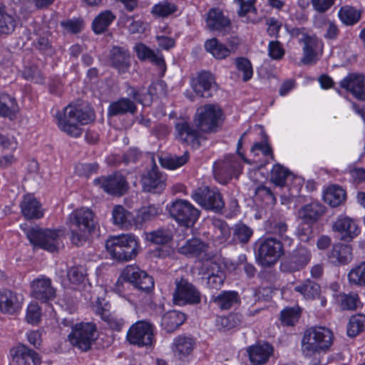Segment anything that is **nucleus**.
<instances>
[{"label": "nucleus", "instance_id": "obj_45", "mask_svg": "<svg viewBox=\"0 0 365 365\" xmlns=\"http://www.w3.org/2000/svg\"><path fill=\"white\" fill-rule=\"evenodd\" d=\"M346 197V192L342 187L332 185L326 190L324 200L325 202L334 207L341 205L345 201Z\"/></svg>", "mask_w": 365, "mask_h": 365}, {"label": "nucleus", "instance_id": "obj_25", "mask_svg": "<svg viewBox=\"0 0 365 365\" xmlns=\"http://www.w3.org/2000/svg\"><path fill=\"white\" fill-rule=\"evenodd\" d=\"M215 84V78L210 72H202L198 76L192 79L191 86L195 93L202 98H210L212 96L211 89Z\"/></svg>", "mask_w": 365, "mask_h": 365}, {"label": "nucleus", "instance_id": "obj_19", "mask_svg": "<svg viewBox=\"0 0 365 365\" xmlns=\"http://www.w3.org/2000/svg\"><path fill=\"white\" fill-rule=\"evenodd\" d=\"M31 287L32 297L41 302L48 303L56 297V290L48 277L41 276L34 279Z\"/></svg>", "mask_w": 365, "mask_h": 365}, {"label": "nucleus", "instance_id": "obj_9", "mask_svg": "<svg viewBox=\"0 0 365 365\" xmlns=\"http://www.w3.org/2000/svg\"><path fill=\"white\" fill-rule=\"evenodd\" d=\"M68 337L74 346L86 351L97 338L96 326L91 322L76 324L73 327Z\"/></svg>", "mask_w": 365, "mask_h": 365}, {"label": "nucleus", "instance_id": "obj_18", "mask_svg": "<svg viewBox=\"0 0 365 365\" xmlns=\"http://www.w3.org/2000/svg\"><path fill=\"white\" fill-rule=\"evenodd\" d=\"M93 182L95 185H99L106 192L114 195H123L128 188L124 176L118 173L107 177L96 178Z\"/></svg>", "mask_w": 365, "mask_h": 365}, {"label": "nucleus", "instance_id": "obj_64", "mask_svg": "<svg viewBox=\"0 0 365 365\" xmlns=\"http://www.w3.org/2000/svg\"><path fill=\"white\" fill-rule=\"evenodd\" d=\"M214 232L221 240H225L230 235V229L227 224L222 220H214L212 221Z\"/></svg>", "mask_w": 365, "mask_h": 365}, {"label": "nucleus", "instance_id": "obj_6", "mask_svg": "<svg viewBox=\"0 0 365 365\" xmlns=\"http://www.w3.org/2000/svg\"><path fill=\"white\" fill-rule=\"evenodd\" d=\"M21 227L34 246L51 252L58 250L60 245V230L43 229L38 226L26 228L21 225Z\"/></svg>", "mask_w": 365, "mask_h": 365}, {"label": "nucleus", "instance_id": "obj_49", "mask_svg": "<svg viewBox=\"0 0 365 365\" xmlns=\"http://www.w3.org/2000/svg\"><path fill=\"white\" fill-rule=\"evenodd\" d=\"M338 15L341 22L346 26H353L361 19V12L350 6H342Z\"/></svg>", "mask_w": 365, "mask_h": 365}, {"label": "nucleus", "instance_id": "obj_21", "mask_svg": "<svg viewBox=\"0 0 365 365\" xmlns=\"http://www.w3.org/2000/svg\"><path fill=\"white\" fill-rule=\"evenodd\" d=\"M14 363L17 365H40L41 359L34 350L24 344H19L10 350Z\"/></svg>", "mask_w": 365, "mask_h": 365}, {"label": "nucleus", "instance_id": "obj_31", "mask_svg": "<svg viewBox=\"0 0 365 365\" xmlns=\"http://www.w3.org/2000/svg\"><path fill=\"white\" fill-rule=\"evenodd\" d=\"M239 5L238 16L243 19L246 24H257L259 19L257 16V9L255 7L256 0H235Z\"/></svg>", "mask_w": 365, "mask_h": 365}, {"label": "nucleus", "instance_id": "obj_48", "mask_svg": "<svg viewBox=\"0 0 365 365\" xmlns=\"http://www.w3.org/2000/svg\"><path fill=\"white\" fill-rule=\"evenodd\" d=\"M336 301L343 310H356L360 303L356 293H339L336 295Z\"/></svg>", "mask_w": 365, "mask_h": 365}, {"label": "nucleus", "instance_id": "obj_55", "mask_svg": "<svg viewBox=\"0 0 365 365\" xmlns=\"http://www.w3.org/2000/svg\"><path fill=\"white\" fill-rule=\"evenodd\" d=\"M189 159V153L186 151L180 156L174 155L160 159V165L165 168L174 170L185 165Z\"/></svg>", "mask_w": 365, "mask_h": 365}, {"label": "nucleus", "instance_id": "obj_43", "mask_svg": "<svg viewBox=\"0 0 365 365\" xmlns=\"http://www.w3.org/2000/svg\"><path fill=\"white\" fill-rule=\"evenodd\" d=\"M112 215L113 223L122 228L128 229L133 225L134 220L133 214L121 205L114 207Z\"/></svg>", "mask_w": 365, "mask_h": 365}, {"label": "nucleus", "instance_id": "obj_42", "mask_svg": "<svg viewBox=\"0 0 365 365\" xmlns=\"http://www.w3.org/2000/svg\"><path fill=\"white\" fill-rule=\"evenodd\" d=\"M194 346L193 339L185 336H179L175 339L173 349L175 354L182 359L192 352Z\"/></svg>", "mask_w": 365, "mask_h": 365}, {"label": "nucleus", "instance_id": "obj_1", "mask_svg": "<svg viewBox=\"0 0 365 365\" xmlns=\"http://www.w3.org/2000/svg\"><path fill=\"white\" fill-rule=\"evenodd\" d=\"M95 215L88 208L81 207L73 210L68 216L71 242L82 246L88 239L89 235L96 229Z\"/></svg>", "mask_w": 365, "mask_h": 365}, {"label": "nucleus", "instance_id": "obj_33", "mask_svg": "<svg viewBox=\"0 0 365 365\" xmlns=\"http://www.w3.org/2000/svg\"><path fill=\"white\" fill-rule=\"evenodd\" d=\"M324 213V207L316 202L305 205L298 211L299 217L307 224L315 222Z\"/></svg>", "mask_w": 365, "mask_h": 365}, {"label": "nucleus", "instance_id": "obj_17", "mask_svg": "<svg viewBox=\"0 0 365 365\" xmlns=\"http://www.w3.org/2000/svg\"><path fill=\"white\" fill-rule=\"evenodd\" d=\"M166 180V175L160 172L158 166L154 164L151 169L142 175L140 182L144 191L160 193L165 188Z\"/></svg>", "mask_w": 365, "mask_h": 365}, {"label": "nucleus", "instance_id": "obj_40", "mask_svg": "<svg viewBox=\"0 0 365 365\" xmlns=\"http://www.w3.org/2000/svg\"><path fill=\"white\" fill-rule=\"evenodd\" d=\"M164 87L165 85L162 81L154 83L149 86L148 91L145 93H140L134 91L133 97L135 101L143 106H149L153 101V97L158 94V90H160L162 93H164Z\"/></svg>", "mask_w": 365, "mask_h": 365}, {"label": "nucleus", "instance_id": "obj_36", "mask_svg": "<svg viewBox=\"0 0 365 365\" xmlns=\"http://www.w3.org/2000/svg\"><path fill=\"white\" fill-rule=\"evenodd\" d=\"M209 248L208 244L197 237L187 240L178 248V252L187 257H197L206 252Z\"/></svg>", "mask_w": 365, "mask_h": 365}, {"label": "nucleus", "instance_id": "obj_56", "mask_svg": "<svg viewBox=\"0 0 365 365\" xmlns=\"http://www.w3.org/2000/svg\"><path fill=\"white\" fill-rule=\"evenodd\" d=\"M16 23L14 16L1 9L0 11V34L8 35L11 34L16 26Z\"/></svg>", "mask_w": 365, "mask_h": 365}, {"label": "nucleus", "instance_id": "obj_59", "mask_svg": "<svg viewBox=\"0 0 365 365\" xmlns=\"http://www.w3.org/2000/svg\"><path fill=\"white\" fill-rule=\"evenodd\" d=\"M178 7L175 4L164 1L154 5L151 13L159 17H167L169 15L176 12Z\"/></svg>", "mask_w": 365, "mask_h": 365}, {"label": "nucleus", "instance_id": "obj_60", "mask_svg": "<svg viewBox=\"0 0 365 365\" xmlns=\"http://www.w3.org/2000/svg\"><path fill=\"white\" fill-rule=\"evenodd\" d=\"M67 277L72 284H82L86 279V270L83 266L71 267L67 271Z\"/></svg>", "mask_w": 365, "mask_h": 365}, {"label": "nucleus", "instance_id": "obj_38", "mask_svg": "<svg viewBox=\"0 0 365 365\" xmlns=\"http://www.w3.org/2000/svg\"><path fill=\"white\" fill-rule=\"evenodd\" d=\"M185 321V315L184 313L172 310L166 312L162 317L161 327L168 333L175 331Z\"/></svg>", "mask_w": 365, "mask_h": 365}, {"label": "nucleus", "instance_id": "obj_61", "mask_svg": "<svg viewBox=\"0 0 365 365\" xmlns=\"http://www.w3.org/2000/svg\"><path fill=\"white\" fill-rule=\"evenodd\" d=\"M235 63L238 71L243 73L242 80L245 82L250 80L253 75V70L251 62L246 58L240 57L236 58Z\"/></svg>", "mask_w": 365, "mask_h": 365}, {"label": "nucleus", "instance_id": "obj_52", "mask_svg": "<svg viewBox=\"0 0 365 365\" xmlns=\"http://www.w3.org/2000/svg\"><path fill=\"white\" fill-rule=\"evenodd\" d=\"M252 235V229L245 224L238 223L232 227L233 240L240 244H247Z\"/></svg>", "mask_w": 365, "mask_h": 365}, {"label": "nucleus", "instance_id": "obj_50", "mask_svg": "<svg viewBox=\"0 0 365 365\" xmlns=\"http://www.w3.org/2000/svg\"><path fill=\"white\" fill-rule=\"evenodd\" d=\"M18 106L14 98L8 95L0 96V115L12 118L17 112Z\"/></svg>", "mask_w": 365, "mask_h": 365}, {"label": "nucleus", "instance_id": "obj_34", "mask_svg": "<svg viewBox=\"0 0 365 365\" xmlns=\"http://www.w3.org/2000/svg\"><path fill=\"white\" fill-rule=\"evenodd\" d=\"M137 107L134 101L127 98H121L112 102L108 108V116H117L127 113L134 114Z\"/></svg>", "mask_w": 365, "mask_h": 365}, {"label": "nucleus", "instance_id": "obj_35", "mask_svg": "<svg viewBox=\"0 0 365 365\" xmlns=\"http://www.w3.org/2000/svg\"><path fill=\"white\" fill-rule=\"evenodd\" d=\"M206 269L208 274L207 277V287L210 289H220L225 279V273L220 265L214 262H207Z\"/></svg>", "mask_w": 365, "mask_h": 365}, {"label": "nucleus", "instance_id": "obj_8", "mask_svg": "<svg viewBox=\"0 0 365 365\" xmlns=\"http://www.w3.org/2000/svg\"><path fill=\"white\" fill-rule=\"evenodd\" d=\"M167 207L170 217L187 228L193 227L200 215V211L186 200H175Z\"/></svg>", "mask_w": 365, "mask_h": 365}, {"label": "nucleus", "instance_id": "obj_20", "mask_svg": "<svg viewBox=\"0 0 365 365\" xmlns=\"http://www.w3.org/2000/svg\"><path fill=\"white\" fill-rule=\"evenodd\" d=\"M264 228L267 233L277 236L285 245L291 247L293 245L294 239L284 219L271 217L265 222Z\"/></svg>", "mask_w": 365, "mask_h": 365}, {"label": "nucleus", "instance_id": "obj_29", "mask_svg": "<svg viewBox=\"0 0 365 365\" xmlns=\"http://www.w3.org/2000/svg\"><path fill=\"white\" fill-rule=\"evenodd\" d=\"M328 257L334 265L346 264L352 259V248L349 245L336 244L332 247Z\"/></svg>", "mask_w": 365, "mask_h": 365}, {"label": "nucleus", "instance_id": "obj_57", "mask_svg": "<svg viewBox=\"0 0 365 365\" xmlns=\"http://www.w3.org/2000/svg\"><path fill=\"white\" fill-rule=\"evenodd\" d=\"M290 175L289 170L279 164L274 165L271 170V181L277 186L283 187L287 178Z\"/></svg>", "mask_w": 365, "mask_h": 365}, {"label": "nucleus", "instance_id": "obj_28", "mask_svg": "<svg viewBox=\"0 0 365 365\" xmlns=\"http://www.w3.org/2000/svg\"><path fill=\"white\" fill-rule=\"evenodd\" d=\"M20 207L23 215L26 219H39L43 215L41 204L31 195L24 196Z\"/></svg>", "mask_w": 365, "mask_h": 365}, {"label": "nucleus", "instance_id": "obj_27", "mask_svg": "<svg viewBox=\"0 0 365 365\" xmlns=\"http://www.w3.org/2000/svg\"><path fill=\"white\" fill-rule=\"evenodd\" d=\"M207 26L211 31H225L230 26V21L219 9H211L206 17Z\"/></svg>", "mask_w": 365, "mask_h": 365}, {"label": "nucleus", "instance_id": "obj_13", "mask_svg": "<svg viewBox=\"0 0 365 365\" xmlns=\"http://www.w3.org/2000/svg\"><path fill=\"white\" fill-rule=\"evenodd\" d=\"M191 197L202 208L213 210L216 212H220L225 206L222 196L218 190L210 189L207 186L194 190L191 194Z\"/></svg>", "mask_w": 365, "mask_h": 365}, {"label": "nucleus", "instance_id": "obj_16", "mask_svg": "<svg viewBox=\"0 0 365 365\" xmlns=\"http://www.w3.org/2000/svg\"><path fill=\"white\" fill-rule=\"evenodd\" d=\"M299 43L302 45L303 56L301 62L304 65L314 64L320 58L323 52V43L316 35L300 38Z\"/></svg>", "mask_w": 365, "mask_h": 365}, {"label": "nucleus", "instance_id": "obj_58", "mask_svg": "<svg viewBox=\"0 0 365 365\" xmlns=\"http://www.w3.org/2000/svg\"><path fill=\"white\" fill-rule=\"evenodd\" d=\"M348 278L351 284L365 286V261L352 268L348 274Z\"/></svg>", "mask_w": 365, "mask_h": 365}, {"label": "nucleus", "instance_id": "obj_14", "mask_svg": "<svg viewBox=\"0 0 365 365\" xmlns=\"http://www.w3.org/2000/svg\"><path fill=\"white\" fill-rule=\"evenodd\" d=\"M127 341L133 345L150 346L153 340V328L151 324L145 321H138L128 330Z\"/></svg>", "mask_w": 365, "mask_h": 365}, {"label": "nucleus", "instance_id": "obj_44", "mask_svg": "<svg viewBox=\"0 0 365 365\" xmlns=\"http://www.w3.org/2000/svg\"><path fill=\"white\" fill-rule=\"evenodd\" d=\"M205 49L215 58L222 60L230 56L226 45L220 42L217 38H212L205 42Z\"/></svg>", "mask_w": 365, "mask_h": 365}, {"label": "nucleus", "instance_id": "obj_37", "mask_svg": "<svg viewBox=\"0 0 365 365\" xmlns=\"http://www.w3.org/2000/svg\"><path fill=\"white\" fill-rule=\"evenodd\" d=\"M110 61L119 72L124 73L130 66V54L128 50L115 46L110 51Z\"/></svg>", "mask_w": 365, "mask_h": 365}, {"label": "nucleus", "instance_id": "obj_41", "mask_svg": "<svg viewBox=\"0 0 365 365\" xmlns=\"http://www.w3.org/2000/svg\"><path fill=\"white\" fill-rule=\"evenodd\" d=\"M135 51L137 56L140 60H149L153 63L158 66L165 70V61L161 55L156 54L153 51L150 49L143 43H138L135 46Z\"/></svg>", "mask_w": 365, "mask_h": 365}, {"label": "nucleus", "instance_id": "obj_15", "mask_svg": "<svg viewBox=\"0 0 365 365\" xmlns=\"http://www.w3.org/2000/svg\"><path fill=\"white\" fill-rule=\"evenodd\" d=\"M311 258V251L305 246L298 245L282 263L281 269L286 272L299 271L309 264Z\"/></svg>", "mask_w": 365, "mask_h": 365}, {"label": "nucleus", "instance_id": "obj_46", "mask_svg": "<svg viewBox=\"0 0 365 365\" xmlns=\"http://www.w3.org/2000/svg\"><path fill=\"white\" fill-rule=\"evenodd\" d=\"M294 291L300 293L306 299H314L319 297L321 287L319 284L311 279H306L294 287Z\"/></svg>", "mask_w": 365, "mask_h": 365}, {"label": "nucleus", "instance_id": "obj_22", "mask_svg": "<svg viewBox=\"0 0 365 365\" xmlns=\"http://www.w3.org/2000/svg\"><path fill=\"white\" fill-rule=\"evenodd\" d=\"M24 298L10 289H0V311L4 314H14L18 312L23 303Z\"/></svg>", "mask_w": 365, "mask_h": 365}, {"label": "nucleus", "instance_id": "obj_54", "mask_svg": "<svg viewBox=\"0 0 365 365\" xmlns=\"http://www.w3.org/2000/svg\"><path fill=\"white\" fill-rule=\"evenodd\" d=\"M364 330H365V315L356 314L352 316L347 324V335L350 337H354Z\"/></svg>", "mask_w": 365, "mask_h": 365}, {"label": "nucleus", "instance_id": "obj_32", "mask_svg": "<svg viewBox=\"0 0 365 365\" xmlns=\"http://www.w3.org/2000/svg\"><path fill=\"white\" fill-rule=\"evenodd\" d=\"M314 25L322 33V36L326 39L334 40L339 34V29L336 24L324 16H316Z\"/></svg>", "mask_w": 365, "mask_h": 365}, {"label": "nucleus", "instance_id": "obj_12", "mask_svg": "<svg viewBox=\"0 0 365 365\" xmlns=\"http://www.w3.org/2000/svg\"><path fill=\"white\" fill-rule=\"evenodd\" d=\"M120 280L129 282L135 289L146 294L150 293L154 288L153 277L138 267L127 266L122 271L118 283Z\"/></svg>", "mask_w": 365, "mask_h": 365}, {"label": "nucleus", "instance_id": "obj_62", "mask_svg": "<svg viewBox=\"0 0 365 365\" xmlns=\"http://www.w3.org/2000/svg\"><path fill=\"white\" fill-rule=\"evenodd\" d=\"M22 76L26 80L36 83L43 82V76L41 71L36 66H26L22 71Z\"/></svg>", "mask_w": 365, "mask_h": 365}, {"label": "nucleus", "instance_id": "obj_23", "mask_svg": "<svg viewBox=\"0 0 365 365\" xmlns=\"http://www.w3.org/2000/svg\"><path fill=\"white\" fill-rule=\"evenodd\" d=\"M340 86L349 91L356 98L365 100V77L364 76L349 74L341 80Z\"/></svg>", "mask_w": 365, "mask_h": 365}, {"label": "nucleus", "instance_id": "obj_2", "mask_svg": "<svg viewBox=\"0 0 365 365\" xmlns=\"http://www.w3.org/2000/svg\"><path fill=\"white\" fill-rule=\"evenodd\" d=\"M58 126L59 129L68 135L78 138L82 133L81 125H86L94 120V113L91 110H83L82 108L69 104L63 113H57Z\"/></svg>", "mask_w": 365, "mask_h": 365}, {"label": "nucleus", "instance_id": "obj_11", "mask_svg": "<svg viewBox=\"0 0 365 365\" xmlns=\"http://www.w3.org/2000/svg\"><path fill=\"white\" fill-rule=\"evenodd\" d=\"M173 302L175 304H198L201 302V293L197 287L184 277L176 278Z\"/></svg>", "mask_w": 365, "mask_h": 365}, {"label": "nucleus", "instance_id": "obj_24", "mask_svg": "<svg viewBox=\"0 0 365 365\" xmlns=\"http://www.w3.org/2000/svg\"><path fill=\"white\" fill-rule=\"evenodd\" d=\"M178 138L183 143L192 146H199V131L188 121L181 119L175 125Z\"/></svg>", "mask_w": 365, "mask_h": 365}, {"label": "nucleus", "instance_id": "obj_4", "mask_svg": "<svg viewBox=\"0 0 365 365\" xmlns=\"http://www.w3.org/2000/svg\"><path fill=\"white\" fill-rule=\"evenodd\" d=\"M138 243L135 236L123 235L107 240L106 248L111 258L118 261H128L137 255Z\"/></svg>", "mask_w": 365, "mask_h": 365}, {"label": "nucleus", "instance_id": "obj_5", "mask_svg": "<svg viewBox=\"0 0 365 365\" xmlns=\"http://www.w3.org/2000/svg\"><path fill=\"white\" fill-rule=\"evenodd\" d=\"M284 244L274 237L260 238L257 243L256 259L264 267H271L284 255Z\"/></svg>", "mask_w": 365, "mask_h": 365}, {"label": "nucleus", "instance_id": "obj_63", "mask_svg": "<svg viewBox=\"0 0 365 365\" xmlns=\"http://www.w3.org/2000/svg\"><path fill=\"white\" fill-rule=\"evenodd\" d=\"M101 318L114 331H120L125 326L123 319L117 316L103 312L101 313Z\"/></svg>", "mask_w": 365, "mask_h": 365}, {"label": "nucleus", "instance_id": "obj_39", "mask_svg": "<svg viewBox=\"0 0 365 365\" xmlns=\"http://www.w3.org/2000/svg\"><path fill=\"white\" fill-rule=\"evenodd\" d=\"M221 310H227L240 302L239 294L235 291H222L216 296L211 298Z\"/></svg>", "mask_w": 365, "mask_h": 365}, {"label": "nucleus", "instance_id": "obj_10", "mask_svg": "<svg viewBox=\"0 0 365 365\" xmlns=\"http://www.w3.org/2000/svg\"><path fill=\"white\" fill-rule=\"evenodd\" d=\"M215 178L222 184H227L233 177L237 178L241 173V159L233 155H227L223 160L214 163Z\"/></svg>", "mask_w": 365, "mask_h": 365}, {"label": "nucleus", "instance_id": "obj_51", "mask_svg": "<svg viewBox=\"0 0 365 365\" xmlns=\"http://www.w3.org/2000/svg\"><path fill=\"white\" fill-rule=\"evenodd\" d=\"M161 212V209L155 205L141 207L136 215L137 223L143 225L155 219Z\"/></svg>", "mask_w": 365, "mask_h": 365}, {"label": "nucleus", "instance_id": "obj_3", "mask_svg": "<svg viewBox=\"0 0 365 365\" xmlns=\"http://www.w3.org/2000/svg\"><path fill=\"white\" fill-rule=\"evenodd\" d=\"M334 334L325 327H312L307 329L302 339V351L306 356L327 351L333 344Z\"/></svg>", "mask_w": 365, "mask_h": 365}, {"label": "nucleus", "instance_id": "obj_30", "mask_svg": "<svg viewBox=\"0 0 365 365\" xmlns=\"http://www.w3.org/2000/svg\"><path fill=\"white\" fill-rule=\"evenodd\" d=\"M249 358L254 365H262L267 363L273 352V347L267 343L250 346L248 350Z\"/></svg>", "mask_w": 365, "mask_h": 365}, {"label": "nucleus", "instance_id": "obj_7", "mask_svg": "<svg viewBox=\"0 0 365 365\" xmlns=\"http://www.w3.org/2000/svg\"><path fill=\"white\" fill-rule=\"evenodd\" d=\"M222 110L217 105L200 107L195 115L196 126L204 133H215L222 122Z\"/></svg>", "mask_w": 365, "mask_h": 365}, {"label": "nucleus", "instance_id": "obj_26", "mask_svg": "<svg viewBox=\"0 0 365 365\" xmlns=\"http://www.w3.org/2000/svg\"><path fill=\"white\" fill-rule=\"evenodd\" d=\"M333 230L341 235L343 240L352 239L359 233L356 222L348 217H340L333 225Z\"/></svg>", "mask_w": 365, "mask_h": 365}, {"label": "nucleus", "instance_id": "obj_47", "mask_svg": "<svg viewBox=\"0 0 365 365\" xmlns=\"http://www.w3.org/2000/svg\"><path fill=\"white\" fill-rule=\"evenodd\" d=\"M115 19V16L109 10L100 13L93 21V31L96 34L104 32Z\"/></svg>", "mask_w": 365, "mask_h": 365}, {"label": "nucleus", "instance_id": "obj_53", "mask_svg": "<svg viewBox=\"0 0 365 365\" xmlns=\"http://www.w3.org/2000/svg\"><path fill=\"white\" fill-rule=\"evenodd\" d=\"M172 238V231L168 228H160L146 234V239L158 245L166 244L169 242Z\"/></svg>", "mask_w": 365, "mask_h": 365}]
</instances>
